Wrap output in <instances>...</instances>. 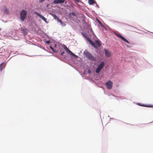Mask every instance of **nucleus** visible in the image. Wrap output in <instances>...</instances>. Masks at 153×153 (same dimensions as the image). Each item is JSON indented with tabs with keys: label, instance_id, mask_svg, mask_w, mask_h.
Returning <instances> with one entry per match:
<instances>
[{
	"label": "nucleus",
	"instance_id": "f03ea898",
	"mask_svg": "<svg viewBox=\"0 0 153 153\" xmlns=\"http://www.w3.org/2000/svg\"><path fill=\"white\" fill-rule=\"evenodd\" d=\"M60 55L63 57L65 59L69 60L71 59V58H74L77 59L79 57V56L75 55L74 53H73L71 51L66 55V52L64 50H62V51L60 53Z\"/></svg>",
	"mask_w": 153,
	"mask_h": 153
},
{
	"label": "nucleus",
	"instance_id": "412c9836",
	"mask_svg": "<svg viewBox=\"0 0 153 153\" xmlns=\"http://www.w3.org/2000/svg\"><path fill=\"white\" fill-rule=\"evenodd\" d=\"M65 46V48H64V49H63L65 52H66V55H67L69 52V51H71L66 46Z\"/></svg>",
	"mask_w": 153,
	"mask_h": 153
},
{
	"label": "nucleus",
	"instance_id": "b1692460",
	"mask_svg": "<svg viewBox=\"0 0 153 153\" xmlns=\"http://www.w3.org/2000/svg\"><path fill=\"white\" fill-rule=\"evenodd\" d=\"M71 0L74 1V3L76 4H77L78 3H79V2H80L81 3H83V2H82V1L81 0Z\"/></svg>",
	"mask_w": 153,
	"mask_h": 153
},
{
	"label": "nucleus",
	"instance_id": "aec40b11",
	"mask_svg": "<svg viewBox=\"0 0 153 153\" xmlns=\"http://www.w3.org/2000/svg\"><path fill=\"white\" fill-rule=\"evenodd\" d=\"M88 2L90 5H92L94 4H96V2L95 0H88Z\"/></svg>",
	"mask_w": 153,
	"mask_h": 153
},
{
	"label": "nucleus",
	"instance_id": "7c9ffc66",
	"mask_svg": "<svg viewBox=\"0 0 153 153\" xmlns=\"http://www.w3.org/2000/svg\"><path fill=\"white\" fill-rule=\"evenodd\" d=\"M45 0H39V2L40 3L44 1Z\"/></svg>",
	"mask_w": 153,
	"mask_h": 153
},
{
	"label": "nucleus",
	"instance_id": "5701e85b",
	"mask_svg": "<svg viewBox=\"0 0 153 153\" xmlns=\"http://www.w3.org/2000/svg\"><path fill=\"white\" fill-rule=\"evenodd\" d=\"M110 120L111 119L112 120H117V121H119L120 122H121V123L128 124V123H125V122H123L122 121H121V120H118L116 119H115L114 118H111V117H110Z\"/></svg>",
	"mask_w": 153,
	"mask_h": 153
},
{
	"label": "nucleus",
	"instance_id": "4c0bfd02",
	"mask_svg": "<svg viewBox=\"0 0 153 153\" xmlns=\"http://www.w3.org/2000/svg\"><path fill=\"white\" fill-rule=\"evenodd\" d=\"M146 30V31H148V32H149V31H148L147 30ZM150 32V33H153L151 32Z\"/></svg>",
	"mask_w": 153,
	"mask_h": 153
},
{
	"label": "nucleus",
	"instance_id": "a211bd4d",
	"mask_svg": "<svg viewBox=\"0 0 153 153\" xmlns=\"http://www.w3.org/2000/svg\"><path fill=\"white\" fill-rule=\"evenodd\" d=\"M5 65L4 62H3L0 64V71L1 72L3 69L5 68Z\"/></svg>",
	"mask_w": 153,
	"mask_h": 153
},
{
	"label": "nucleus",
	"instance_id": "f3484780",
	"mask_svg": "<svg viewBox=\"0 0 153 153\" xmlns=\"http://www.w3.org/2000/svg\"><path fill=\"white\" fill-rule=\"evenodd\" d=\"M57 21L62 26H64L65 25V24L64 22L60 19L59 18H57V19H56Z\"/></svg>",
	"mask_w": 153,
	"mask_h": 153
},
{
	"label": "nucleus",
	"instance_id": "a878e982",
	"mask_svg": "<svg viewBox=\"0 0 153 153\" xmlns=\"http://www.w3.org/2000/svg\"><path fill=\"white\" fill-rule=\"evenodd\" d=\"M68 4L69 6H71V7H73L75 6V4H74L72 3L70 1H68Z\"/></svg>",
	"mask_w": 153,
	"mask_h": 153
},
{
	"label": "nucleus",
	"instance_id": "bb28decb",
	"mask_svg": "<svg viewBox=\"0 0 153 153\" xmlns=\"http://www.w3.org/2000/svg\"><path fill=\"white\" fill-rule=\"evenodd\" d=\"M136 104L140 106L144 107V104L143 103H142L140 102H137V103Z\"/></svg>",
	"mask_w": 153,
	"mask_h": 153
},
{
	"label": "nucleus",
	"instance_id": "1a4fd4ad",
	"mask_svg": "<svg viewBox=\"0 0 153 153\" xmlns=\"http://www.w3.org/2000/svg\"><path fill=\"white\" fill-rule=\"evenodd\" d=\"M34 13L36 15L38 16L41 19L46 23H48V22L47 21V19L43 15L37 11H35Z\"/></svg>",
	"mask_w": 153,
	"mask_h": 153
},
{
	"label": "nucleus",
	"instance_id": "c85d7f7f",
	"mask_svg": "<svg viewBox=\"0 0 153 153\" xmlns=\"http://www.w3.org/2000/svg\"><path fill=\"white\" fill-rule=\"evenodd\" d=\"M37 46L38 47H39L40 48L42 49H43L44 50H45L44 47L43 46H42L41 45H39Z\"/></svg>",
	"mask_w": 153,
	"mask_h": 153
},
{
	"label": "nucleus",
	"instance_id": "37998d69",
	"mask_svg": "<svg viewBox=\"0 0 153 153\" xmlns=\"http://www.w3.org/2000/svg\"><path fill=\"white\" fill-rule=\"evenodd\" d=\"M11 58V57L8 60H10V58Z\"/></svg>",
	"mask_w": 153,
	"mask_h": 153
},
{
	"label": "nucleus",
	"instance_id": "a19ab883",
	"mask_svg": "<svg viewBox=\"0 0 153 153\" xmlns=\"http://www.w3.org/2000/svg\"><path fill=\"white\" fill-rule=\"evenodd\" d=\"M85 71H84V74H85Z\"/></svg>",
	"mask_w": 153,
	"mask_h": 153
},
{
	"label": "nucleus",
	"instance_id": "58836bf2",
	"mask_svg": "<svg viewBox=\"0 0 153 153\" xmlns=\"http://www.w3.org/2000/svg\"><path fill=\"white\" fill-rule=\"evenodd\" d=\"M77 20L79 22H80V20H79V19H77Z\"/></svg>",
	"mask_w": 153,
	"mask_h": 153
},
{
	"label": "nucleus",
	"instance_id": "9d476101",
	"mask_svg": "<svg viewBox=\"0 0 153 153\" xmlns=\"http://www.w3.org/2000/svg\"><path fill=\"white\" fill-rule=\"evenodd\" d=\"M113 82L111 80H108L105 83V85L107 89H111L112 87Z\"/></svg>",
	"mask_w": 153,
	"mask_h": 153
},
{
	"label": "nucleus",
	"instance_id": "2eb2a0df",
	"mask_svg": "<svg viewBox=\"0 0 153 153\" xmlns=\"http://www.w3.org/2000/svg\"><path fill=\"white\" fill-rule=\"evenodd\" d=\"M70 14L71 15V16H74L76 17V18L78 19V18L79 17V18L81 16H80L78 14V13H76L75 12L72 11L70 13ZM81 17H82V16H81Z\"/></svg>",
	"mask_w": 153,
	"mask_h": 153
},
{
	"label": "nucleus",
	"instance_id": "393cba45",
	"mask_svg": "<svg viewBox=\"0 0 153 153\" xmlns=\"http://www.w3.org/2000/svg\"><path fill=\"white\" fill-rule=\"evenodd\" d=\"M50 14L55 19H56H56H57V18H58L56 15L54 13H50Z\"/></svg>",
	"mask_w": 153,
	"mask_h": 153
},
{
	"label": "nucleus",
	"instance_id": "f257e3e1",
	"mask_svg": "<svg viewBox=\"0 0 153 153\" xmlns=\"http://www.w3.org/2000/svg\"><path fill=\"white\" fill-rule=\"evenodd\" d=\"M82 35L84 36L89 42L91 46L93 47L95 49H98L99 47L101 46L100 43V41L99 39L96 40L94 42L89 38H88V36L85 33H82Z\"/></svg>",
	"mask_w": 153,
	"mask_h": 153
},
{
	"label": "nucleus",
	"instance_id": "79ce46f5",
	"mask_svg": "<svg viewBox=\"0 0 153 153\" xmlns=\"http://www.w3.org/2000/svg\"><path fill=\"white\" fill-rule=\"evenodd\" d=\"M51 7H53V6H52V5H51Z\"/></svg>",
	"mask_w": 153,
	"mask_h": 153
},
{
	"label": "nucleus",
	"instance_id": "4be33fe9",
	"mask_svg": "<svg viewBox=\"0 0 153 153\" xmlns=\"http://www.w3.org/2000/svg\"><path fill=\"white\" fill-rule=\"evenodd\" d=\"M144 107L148 108L153 107V105L151 104H144Z\"/></svg>",
	"mask_w": 153,
	"mask_h": 153
},
{
	"label": "nucleus",
	"instance_id": "a18cd8bd",
	"mask_svg": "<svg viewBox=\"0 0 153 153\" xmlns=\"http://www.w3.org/2000/svg\"><path fill=\"white\" fill-rule=\"evenodd\" d=\"M145 33H147V32H145Z\"/></svg>",
	"mask_w": 153,
	"mask_h": 153
},
{
	"label": "nucleus",
	"instance_id": "c756f323",
	"mask_svg": "<svg viewBox=\"0 0 153 153\" xmlns=\"http://www.w3.org/2000/svg\"><path fill=\"white\" fill-rule=\"evenodd\" d=\"M123 25H124L126 26H129V27H133L131 25H130L128 24H127V23H122Z\"/></svg>",
	"mask_w": 153,
	"mask_h": 153
},
{
	"label": "nucleus",
	"instance_id": "dca6fc26",
	"mask_svg": "<svg viewBox=\"0 0 153 153\" xmlns=\"http://www.w3.org/2000/svg\"><path fill=\"white\" fill-rule=\"evenodd\" d=\"M50 45H51L53 48H54V49L58 50L59 47H61L59 45L54 43L53 42H51V44Z\"/></svg>",
	"mask_w": 153,
	"mask_h": 153
},
{
	"label": "nucleus",
	"instance_id": "ddd939ff",
	"mask_svg": "<svg viewBox=\"0 0 153 153\" xmlns=\"http://www.w3.org/2000/svg\"><path fill=\"white\" fill-rule=\"evenodd\" d=\"M117 35L118 37L120 38L121 39H122L123 41H124L125 42L128 44H130V42L121 35L119 34Z\"/></svg>",
	"mask_w": 153,
	"mask_h": 153
},
{
	"label": "nucleus",
	"instance_id": "c03bdc74",
	"mask_svg": "<svg viewBox=\"0 0 153 153\" xmlns=\"http://www.w3.org/2000/svg\"><path fill=\"white\" fill-rule=\"evenodd\" d=\"M1 28H0V31H1Z\"/></svg>",
	"mask_w": 153,
	"mask_h": 153
},
{
	"label": "nucleus",
	"instance_id": "f8f14e48",
	"mask_svg": "<svg viewBox=\"0 0 153 153\" xmlns=\"http://www.w3.org/2000/svg\"><path fill=\"white\" fill-rule=\"evenodd\" d=\"M104 51L105 55L107 57H109L111 56V52L109 51L108 49L104 48Z\"/></svg>",
	"mask_w": 153,
	"mask_h": 153
},
{
	"label": "nucleus",
	"instance_id": "4468645a",
	"mask_svg": "<svg viewBox=\"0 0 153 153\" xmlns=\"http://www.w3.org/2000/svg\"><path fill=\"white\" fill-rule=\"evenodd\" d=\"M21 31L22 33H23L24 35H26L28 33V30L27 28L25 27H21Z\"/></svg>",
	"mask_w": 153,
	"mask_h": 153
},
{
	"label": "nucleus",
	"instance_id": "39448f33",
	"mask_svg": "<svg viewBox=\"0 0 153 153\" xmlns=\"http://www.w3.org/2000/svg\"><path fill=\"white\" fill-rule=\"evenodd\" d=\"M87 32L91 35V37L94 38L96 36L93 31L91 28L90 26H88L87 27Z\"/></svg>",
	"mask_w": 153,
	"mask_h": 153
},
{
	"label": "nucleus",
	"instance_id": "0eeeda50",
	"mask_svg": "<svg viewBox=\"0 0 153 153\" xmlns=\"http://www.w3.org/2000/svg\"><path fill=\"white\" fill-rule=\"evenodd\" d=\"M105 65L104 61H102L97 66V68L95 72L97 74H98Z\"/></svg>",
	"mask_w": 153,
	"mask_h": 153
},
{
	"label": "nucleus",
	"instance_id": "09e8293b",
	"mask_svg": "<svg viewBox=\"0 0 153 153\" xmlns=\"http://www.w3.org/2000/svg\"><path fill=\"white\" fill-rule=\"evenodd\" d=\"M131 125H133V124H131Z\"/></svg>",
	"mask_w": 153,
	"mask_h": 153
},
{
	"label": "nucleus",
	"instance_id": "7ed1b4c3",
	"mask_svg": "<svg viewBox=\"0 0 153 153\" xmlns=\"http://www.w3.org/2000/svg\"><path fill=\"white\" fill-rule=\"evenodd\" d=\"M83 56L88 59L91 61H94L95 60V57L91 54L87 50H85L83 53Z\"/></svg>",
	"mask_w": 153,
	"mask_h": 153
},
{
	"label": "nucleus",
	"instance_id": "72a5a7b5",
	"mask_svg": "<svg viewBox=\"0 0 153 153\" xmlns=\"http://www.w3.org/2000/svg\"><path fill=\"white\" fill-rule=\"evenodd\" d=\"M49 6V4H47L46 7H48Z\"/></svg>",
	"mask_w": 153,
	"mask_h": 153
},
{
	"label": "nucleus",
	"instance_id": "c9c22d12",
	"mask_svg": "<svg viewBox=\"0 0 153 153\" xmlns=\"http://www.w3.org/2000/svg\"><path fill=\"white\" fill-rule=\"evenodd\" d=\"M88 73L89 74H91V71H90V70H88Z\"/></svg>",
	"mask_w": 153,
	"mask_h": 153
},
{
	"label": "nucleus",
	"instance_id": "cd10ccee",
	"mask_svg": "<svg viewBox=\"0 0 153 153\" xmlns=\"http://www.w3.org/2000/svg\"><path fill=\"white\" fill-rule=\"evenodd\" d=\"M96 20L100 25L102 26L103 27H104V26L102 25L101 22L100 20H99L98 19H97Z\"/></svg>",
	"mask_w": 153,
	"mask_h": 153
},
{
	"label": "nucleus",
	"instance_id": "2f4dec72",
	"mask_svg": "<svg viewBox=\"0 0 153 153\" xmlns=\"http://www.w3.org/2000/svg\"><path fill=\"white\" fill-rule=\"evenodd\" d=\"M66 46L64 44H62V45H61V46L62 47H63L64 48H65V46Z\"/></svg>",
	"mask_w": 153,
	"mask_h": 153
},
{
	"label": "nucleus",
	"instance_id": "e433bc0d",
	"mask_svg": "<svg viewBox=\"0 0 153 153\" xmlns=\"http://www.w3.org/2000/svg\"><path fill=\"white\" fill-rule=\"evenodd\" d=\"M64 2H65V4H67V2L66 1H65Z\"/></svg>",
	"mask_w": 153,
	"mask_h": 153
},
{
	"label": "nucleus",
	"instance_id": "6e6552de",
	"mask_svg": "<svg viewBox=\"0 0 153 153\" xmlns=\"http://www.w3.org/2000/svg\"><path fill=\"white\" fill-rule=\"evenodd\" d=\"M50 48L52 50V51L55 53H59V54L60 55V53L62 52V50H64L61 47H59L58 50L54 49L51 45H50Z\"/></svg>",
	"mask_w": 153,
	"mask_h": 153
},
{
	"label": "nucleus",
	"instance_id": "6ab92c4d",
	"mask_svg": "<svg viewBox=\"0 0 153 153\" xmlns=\"http://www.w3.org/2000/svg\"><path fill=\"white\" fill-rule=\"evenodd\" d=\"M3 10L4 13L7 15H8L10 13V11L8 9L7 7L5 6H4L3 7Z\"/></svg>",
	"mask_w": 153,
	"mask_h": 153
},
{
	"label": "nucleus",
	"instance_id": "20e7f679",
	"mask_svg": "<svg viewBox=\"0 0 153 153\" xmlns=\"http://www.w3.org/2000/svg\"><path fill=\"white\" fill-rule=\"evenodd\" d=\"M27 14V11L24 9H22L20 11V19L22 22L25 21Z\"/></svg>",
	"mask_w": 153,
	"mask_h": 153
},
{
	"label": "nucleus",
	"instance_id": "f704fd0d",
	"mask_svg": "<svg viewBox=\"0 0 153 153\" xmlns=\"http://www.w3.org/2000/svg\"><path fill=\"white\" fill-rule=\"evenodd\" d=\"M126 46L128 48H129L130 47V46L128 45H127Z\"/></svg>",
	"mask_w": 153,
	"mask_h": 153
},
{
	"label": "nucleus",
	"instance_id": "473e14b6",
	"mask_svg": "<svg viewBox=\"0 0 153 153\" xmlns=\"http://www.w3.org/2000/svg\"><path fill=\"white\" fill-rule=\"evenodd\" d=\"M96 4V6L98 8H99L100 7L97 4V3H96V4Z\"/></svg>",
	"mask_w": 153,
	"mask_h": 153
},
{
	"label": "nucleus",
	"instance_id": "49530a36",
	"mask_svg": "<svg viewBox=\"0 0 153 153\" xmlns=\"http://www.w3.org/2000/svg\"><path fill=\"white\" fill-rule=\"evenodd\" d=\"M108 117H109V115H108Z\"/></svg>",
	"mask_w": 153,
	"mask_h": 153
},
{
	"label": "nucleus",
	"instance_id": "de8ad7c7",
	"mask_svg": "<svg viewBox=\"0 0 153 153\" xmlns=\"http://www.w3.org/2000/svg\"><path fill=\"white\" fill-rule=\"evenodd\" d=\"M76 70H77V71H78V70H77V69H76Z\"/></svg>",
	"mask_w": 153,
	"mask_h": 153
},
{
	"label": "nucleus",
	"instance_id": "423d86ee",
	"mask_svg": "<svg viewBox=\"0 0 153 153\" xmlns=\"http://www.w3.org/2000/svg\"><path fill=\"white\" fill-rule=\"evenodd\" d=\"M41 33H42V35L45 38V39L43 40V41L45 43L47 44H49L50 43H51V42L50 40H46V39L47 38V37L48 38H50V37L48 36V35H47L46 33L44 32L42 30H41L40 32Z\"/></svg>",
	"mask_w": 153,
	"mask_h": 153
},
{
	"label": "nucleus",
	"instance_id": "ea45409f",
	"mask_svg": "<svg viewBox=\"0 0 153 153\" xmlns=\"http://www.w3.org/2000/svg\"><path fill=\"white\" fill-rule=\"evenodd\" d=\"M78 72L79 73V74H81V75H82V74L79 71H78Z\"/></svg>",
	"mask_w": 153,
	"mask_h": 153
},
{
	"label": "nucleus",
	"instance_id": "9b49d317",
	"mask_svg": "<svg viewBox=\"0 0 153 153\" xmlns=\"http://www.w3.org/2000/svg\"><path fill=\"white\" fill-rule=\"evenodd\" d=\"M65 0H54L51 3L52 4H59L64 3Z\"/></svg>",
	"mask_w": 153,
	"mask_h": 153
}]
</instances>
